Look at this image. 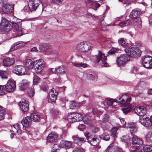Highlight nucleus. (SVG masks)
Masks as SVG:
<instances>
[{"mask_svg":"<svg viewBox=\"0 0 152 152\" xmlns=\"http://www.w3.org/2000/svg\"><path fill=\"white\" fill-rule=\"evenodd\" d=\"M84 134L88 142L93 146L98 145L101 139L105 141H108L110 139L109 134L106 133H103L100 136L91 134L88 132H85Z\"/></svg>","mask_w":152,"mask_h":152,"instance_id":"f257e3e1","label":"nucleus"},{"mask_svg":"<svg viewBox=\"0 0 152 152\" xmlns=\"http://www.w3.org/2000/svg\"><path fill=\"white\" fill-rule=\"evenodd\" d=\"M131 101L130 96L126 94L122 95L118 99V101L121 104L125 105L121 110L125 115L129 113L132 108V105L129 103Z\"/></svg>","mask_w":152,"mask_h":152,"instance_id":"f03ea898","label":"nucleus"},{"mask_svg":"<svg viewBox=\"0 0 152 152\" xmlns=\"http://www.w3.org/2000/svg\"><path fill=\"white\" fill-rule=\"evenodd\" d=\"M91 46L92 44L88 42L79 43L77 47L76 55L78 57H81L83 58L82 56L83 53L90 50Z\"/></svg>","mask_w":152,"mask_h":152,"instance_id":"7ed1b4c3","label":"nucleus"},{"mask_svg":"<svg viewBox=\"0 0 152 152\" xmlns=\"http://www.w3.org/2000/svg\"><path fill=\"white\" fill-rule=\"evenodd\" d=\"M125 51L127 55L132 57L136 58L140 56L141 51L139 48L136 47H132L126 48Z\"/></svg>","mask_w":152,"mask_h":152,"instance_id":"20e7f679","label":"nucleus"},{"mask_svg":"<svg viewBox=\"0 0 152 152\" xmlns=\"http://www.w3.org/2000/svg\"><path fill=\"white\" fill-rule=\"evenodd\" d=\"M95 57L96 61L102 67H106L108 66L106 61L107 56L102 51L99 50L98 54L96 55Z\"/></svg>","mask_w":152,"mask_h":152,"instance_id":"39448f33","label":"nucleus"},{"mask_svg":"<svg viewBox=\"0 0 152 152\" xmlns=\"http://www.w3.org/2000/svg\"><path fill=\"white\" fill-rule=\"evenodd\" d=\"M12 28L11 24L8 20L4 18H2L0 23V30L3 31L8 32Z\"/></svg>","mask_w":152,"mask_h":152,"instance_id":"423d86ee","label":"nucleus"},{"mask_svg":"<svg viewBox=\"0 0 152 152\" xmlns=\"http://www.w3.org/2000/svg\"><path fill=\"white\" fill-rule=\"evenodd\" d=\"M34 69L37 73H40L44 67V61L41 59L34 61Z\"/></svg>","mask_w":152,"mask_h":152,"instance_id":"0eeeda50","label":"nucleus"},{"mask_svg":"<svg viewBox=\"0 0 152 152\" xmlns=\"http://www.w3.org/2000/svg\"><path fill=\"white\" fill-rule=\"evenodd\" d=\"M142 64L145 68L151 69L152 68V57L146 56L142 59Z\"/></svg>","mask_w":152,"mask_h":152,"instance_id":"6e6552de","label":"nucleus"},{"mask_svg":"<svg viewBox=\"0 0 152 152\" xmlns=\"http://www.w3.org/2000/svg\"><path fill=\"white\" fill-rule=\"evenodd\" d=\"M15 82L12 79L9 80L5 85V91L8 92H13L16 88Z\"/></svg>","mask_w":152,"mask_h":152,"instance_id":"1a4fd4ad","label":"nucleus"},{"mask_svg":"<svg viewBox=\"0 0 152 152\" xmlns=\"http://www.w3.org/2000/svg\"><path fill=\"white\" fill-rule=\"evenodd\" d=\"M139 122L144 126L146 127H149L152 126V115L150 118L148 117L143 118H140Z\"/></svg>","mask_w":152,"mask_h":152,"instance_id":"9d476101","label":"nucleus"},{"mask_svg":"<svg viewBox=\"0 0 152 152\" xmlns=\"http://www.w3.org/2000/svg\"><path fill=\"white\" fill-rule=\"evenodd\" d=\"M40 3L39 0H30L28 4L30 11H32L36 10Z\"/></svg>","mask_w":152,"mask_h":152,"instance_id":"9b49d317","label":"nucleus"},{"mask_svg":"<svg viewBox=\"0 0 152 152\" xmlns=\"http://www.w3.org/2000/svg\"><path fill=\"white\" fill-rule=\"evenodd\" d=\"M20 108L24 114H26L29 108L28 102L25 99L20 102Z\"/></svg>","mask_w":152,"mask_h":152,"instance_id":"f8f14e48","label":"nucleus"},{"mask_svg":"<svg viewBox=\"0 0 152 152\" xmlns=\"http://www.w3.org/2000/svg\"><path fill=\"white\" fill-rule=\"evenodd\" d=\"M14 4L12 3H6L2 7V11L6 13H11L14 10Z\"/></svg>","mask_w":152,"mask_h":152,"instance_id":"ddd939ff","label":"nucleus"},{"mask_svg":"<svg viewBox=\"0 0 152 152\" xmlns=\"http://www.w3.org/2000/svg\"><path fill=\"white\" fill-rule=\"evenodd\" d=\"M134 113L137 115L141 116H143L145 115L146 110L143 106L135 107L134 109Z\"/></svg>","mask_w":152,"mask_h":152,"instance_id":"4468645a","label":"nucleus"},{"mask_svg":"<svg viewBox=\"0 0 152 152\" xmlns=\"http://www.w3.org/2000/svg\"><path fill=\"white\" fill-rule=\"evenodd\" d=\"M58 94L57 91H56L53 88L51 89L49 94L48 101L49 102H55L57 96Z\"/></svg>","mask_w":152,"mask_h":152,"instance_id":"2eb2a0df","label":"nucleus"},{"mask_svg":"<svg viewBox=\"0 0 152 152\" xmlns=\"http://www.w3.org/2000/svg\"><path fill=\"white\" fill-rule=\"evenodd\" d=\"M53 69H54L53 68L51 69L52 71L54 73L58 75H64L66 72V68L63 65L56 67L54 71H53Z\"/></svg>","mask_w":152,"mask_h":152,"instance_id":"dca6fc26","label":"nucleus"},{"mask_svg":"<svg viewBox=\"0 0 152 152\" xmlns=\"http://www.w3.org/2000/svg\"><path fill=\"white\" fill-rule=\"evenodd\" d=\"M128 56L126 54L121 55L117 58V62L118 65L120 66L125 64V63L128 60Z\"/></svg>","mask_w":152,"mask_h":152,"instance_id":"f3484780","label":"nucleus"},{"mask_svg":"<svg viewBox=\"0 0 152 152\" xmlns=\"http://www.w3.org/2000/svg\"><path fill=\"white\" fill-rule=\"evenodd\" d=\"M132 143L133 146L137 147L142 145L143 142L141 139L136 136L134 135L132 138Z\"/></svg>","mask_w":152,"mask_h":152,"instance_id":"a211bd4d","label":"nucleus"},{"mask_svg":"<svg viewBox=\"0 0 152 152\" xmlns=\"http://www.w3.org/2000/svg\"><path fill=\"white\" fill-rule=\"evenodd\" d=\"M59 147L67 149L71 148L72 144L71 142L65 140H61L59 145Z\"/></svg>","mask_w":152,"mask_h":152,"instance_id":"6ab92c4d","label":"nucleus"},{"mask_svg":"<svg viewBox=\"0 0 152 152\" xmlns=\"http://www.w3.org/2000/svg\"><path fill=\"white\" fill-rule=\"evenodd\" d=\"M141 14V11L138 9H135L133 10L130 13L129 17L133 20L137 19Z\"/></svg>","mask_w":152,"mask_h":152,"instance_id":"aec40b11","label":"nucleus"},{"mask_svg":"<svg viewBox=\"0 0 152 152\" xmlns=\"http://www.w3.org/2000/svg\"><path fill=\"white\" fill-rule=\"evenodd\" d=\"M30 82L26 80H23L20 83V89L25 91L29 86Z\"/></svg>","mask_w":152,"mask_h":152,"instance_id":"412c9836","label":"nucleus"},{"mask_svg":"<svg viewBox=\"0 0 152 152\" xmlns=\"http://www.w3.org/2000/svg\"><path fill=\"white\" fill-rule=\"evenodd\" d=\"M31 120L30 118L27 116L23 118L21 123L23 126L27 128L29 127L31 125Z\"/></svg>","mask_w":152,"mask_h":152,"instance_id":"4be33fe9","label":"nucleus"},{"mask_svg":"<svg viewBox=\"0 0 152 152\" xmlns=\"http://www.w3.org/2000/svg\"><path fill=\"white\" fill-rule=\"evenodd\" d=\"M15 62L13 58L7 57L5 58L3 60V65L4 66H9L13 65Z\"/></svg>","mask_w":152,"mask_h":152,"instance_id":"5701e85b","label":"nucleus"},{"mask_svg":"<svg viewBox=\"0 0 152 152\" xmlns=\"http://www.w3.org/2000/svg\"><path fill=\"white\" fill-rule=\"evenodd\" d=\"M117 100L114 99L110 98H107L105 99H103L102 102V104H103L105 106H111L113 103L114 102H117Z\"/></svg>","mask_w":152,"mask_h":152,"instance_id":"b1692460","label":"nucleus"},{"mask_svg":"<svg viewBox=\"0 0 152 152\" xmlns=\"http://www.w3.org/2000/svg\"><path fill=\"white\" fill-rule=\"evenodd\" d=\"M58 137L57 134L55 132H51L50 134L47 137L48 142H52L55 141Z\"/></svg>","mask_w":152,"mask_h":152,"instance_id":"393cba45","label":"nucleus"},{"mask_svg":"<svg viewBox=\"0 0 152 152\" xmlns=\"http://www.w3.org/2000/svg\"><path fill=\"white\" fill-rule=\"evenodd\" d=\"M72 138L75 143L79 145H81L83 143L85 142L84 138L80 137L77 136H73Z\"/></svg>","mask_w":152,"mask_h":152,"instance_id":"a878e982","label":"nucleus"},{"mask_svg":"<svg viewBox=\"0 0 152 152\" xmlns=\"http://www.w3.org/2000/svg\"><path fill=\"white\" fill-rule=\"evenodd\" d=\"M31 120L33 121H39L41 119L40 115L37 113H33L31 114L30 117Z\"/></svg>","mask_w":152,"mask_h":152,"instance_id":"bb28decb","label":"nucleus"},{"mask_svg":"<svg viewBox=\"0 0 152 152\" xmlns=\"http://www.w3.org/2000/svg\"><path fill=\"white\" fill-rule=\"evenodd\" d=\"M128 125L127 127L130 129V131L132 134V133L137 132V128L135 124L131 123L128 124Z\"/></svg>","mask_w":152,"mask_h":152,"instance_id":"cd10ccee","label":"nucleus"},{"mask_svg":"<svg viewBox=\"0 0 152 152\" xmlns=\"http://www.w3.org/2000/svg\"><path fill=\"white\" fill-rule=\"evenodd\" d=\"M24 63L25 64L28 69H31L34 68V61L30 59H27L25 60Z\"/></svg>","mask_w":152,"mask_h":152,"instance_id":"c85d7f7f","label":"nucleus"},{"mask_svg":"<svg viewBox=\"0 0 152 152\" xmlns=\"http://www.w3.org/2000/svg\"><path fill=\"white\" fill-rule=\"evenodd\" d=\"M133 22L134 26L137 28H139L141 26L142 22L140 18H138L137 19L132 20Z\"/></svg>","mask_w":152,"mask_h":152,"instance_id":"c756f323","label":"nucleus"},{"mask_svg":"<svg viewBox=\"0 0 152 152\" xmlns=\"http://www.w3.org/2000/svg\"><path fill=\"white\" fill-rule=\"evenodd\" d=\"M67 118L68 121L70 123H73L76 122L74 117V113L69 114L67 116Z\"/></svg>","mask_w":152,"mask_h":152,"instance_id":"7c9ffc66","label":"nucleus"},{"mask_svg":"<svg viewBox=\"0 0 152 152\" xmlns=\"http://www.w3.org/2000/svg\"><path fill=\"white\" fill-rule=\"evenodd\" d=\"M118 43L124 47H126L128 44L127 40L124 38H121L118 39Z\"/></svg>","mask_w":152,"mask_h":152,"instance_id":"2f4dec72","label":"nucleus"},{"mask_svg":"<svg viewBox=\"0 0 152 152\" xmlns=\"http://www.w3.org/2000/svg\"><path fill=\"white\" fill-rule=\"evenodd\" d=\"M87 77L88 79L94 81L97 80V76L94 73L92 74L88 73L87 74Z\"/></svg>","mask_w":152,"mask_h":152,"instance_id":"473e14b6","label":"nucleus"},{"mask_svg":"<svg viewBox=\"0 0 152 152\" xmlns=\"http://www.w3.org/2000/svg\"><path fill=\"white\" fill-rule=\"evenodd\" d=\"M145 138L147 141L152 143V132H148L145 136Z\"/></svg>","mask_w":152,"mask_h":152,"instance_id":"72a5a7b5","label":"nucleus"},{"mask_svg":"<svg viewBox=\"0 0 152 152\" xmlns=\"http://www.w3.org/2000/svg\"><path fill=\"white\" fill-rule=\"evenodd\" d=\"M74 117L76 122L82 121L83 119V117L82 115L77 113H74Z\"/></svg>","mask_w":152,"mask_h":152,"instance_id":"f704fd0d","label":"nucleus"},{"mask_svg":"<svg viewBox=\"0 0 152 152\" xmlns=\"http://www.w3.org/2000/svg\"><path fill=\"white\" fill-rule=\"evenodd\" d=\"M143 149L145 152H152V146L147 145L143 147Z\"/></svg>","mask_w":152,"mask_h":152,"instance_id":"c9c22d12","label":"nucleus"},{"mask_svg":"<svg viewBox=\"0 0 152 152\" xmlns=\"http://www.w3.org/2000/svg\"><path fill=\"white\" fill-rule=\"evenodd\" d=\"M72 64L76 67H82L84 68L87 67L88 65L85 63H79L76 62L72 63Z\"/></svg>","mask_w":152,"mask_h":152,"instance_id":"e433bc0d","label":"nucleus"},{"mask_svg":"<svg viewBox=\"0 0 152 152\" xmlns=\"http://www.w3.org/2000/svg\"><path fill=\"white\" fill-rule=\"evenodd\" d=\"M34 90V86L32 85L31 87L30 91H28V95L31 98L33 97L35 94V92Z\"/></svg>","mask_w":152,"mask_h":152,"instance_id":"4c0bfd02","label":"nucleus"},{"mask_svg":"<svg viewBox=\"0 0 152 152\" xmlns=\"http://www.w3.org/2000/svg\"><path fill=\"white\" fill-rule=\"evenodd\" d=\"M86 5L87 7L92 8L94 7L93 0H86Z\"/></svg>","mask_w":152,"mask_h":152,"instance_id":"58836bf2","label":"nucleus"},{"mask_svg":"<svg viewBox=\"0 0 152 152\" xmlns=\"http://www.w3.org/2000/svg\"><path fill=\"white\" fill-rule=\"evenodd\" d=\"M26 68L23 66H20V75H25L26 73Z\"/></svg>","mask_w":152,"mask_h":152,"instance_id":"ea45409f","label":"nucleus"},{"mask_svg":"<svg viewBox=\"0 0 152 152\" xmlns=\"http://www.w3.org/2000/svg\"><path fill=\"white\" fill-rule=\"evenodd\" d=\"M114 149L113 143H112L110 144L106 149V152H113Z\"/></svg>","mask_w":152,"mask_h":152,"instance_id":"a19ab883","label":"nucleus"},{"mask_svg":"<svg viewBox=\"0 0 152 152\" xmlns=\"http://www.w3.org/2000/svg\"><path fill=\"white\" fill-rule=\"evenodd\" d=\"M49 46L46 45H39V49L41 51L46 50L49 48Z\"/></svg>","mask_w":152,"mask_h":152,"instance_id":"79ce46f5","label":"nucleus"},{"mask_svg":"<svg viewBox=\"0 0 152 152\" xmlns=\"http://www.w3.org/2000/svg\"><path fill=\"white\" fill-rule=\"evenodd\" d=\"M19 47V42H17L15 43L11 47L10 50L12 51L13 50L17 49Z\"/></svg>","mask_w":152,"mask_h":152,"instance_id":"37998d69","label":"nucleus"},{"mask_svg":"<svg viewBox=\"0 0 152 152\" xmlns=\"http://www.w3.org/2000/svg\"><path fill=\"white\" fill-rule=\"evenodd\" d=\"M0 76L2 78H7V72L3 70H0Z\"/></svg>","mask_w":152,"mask_h":152,"instance_id":"c03bdc74","label":"nucleus"},{"mask_svg":"<svg viewBox=\"0 0 152 152\" xmlns=\"http://www.w3.org/2000/svg\"><path fill=\"white\" fill-rule=\"evenodd\" d=\"M12 23L14 30L16 31L17 32H18V31L19 30V26L18 25L16 22H12ZM19 36L18 34L17 37H18Z\"/></svg>","mask_w":152,"mask_h":152,"instance_id":"a18cd8bd","label":"nucleus"},{"mask_svg":"<svg viewBox=\"0 0 152 152\" xmlns=\"http://www.w3.org/2000/svg\"><path fill=\"white\" fill-rule=\"evenodd\" d=\"M69 107L71 109H74L75 108L77 107L78 106L77 104L74 101H71L70 102Z\"/></svg>","mask_w":152,"mask_h":152,"instance_id":"49530a36","label":"nucleus"},{"mask_svg":"<svg viewBox=\"0 0 152 152\" xmlns=\"http://www.w3.org/2000/svg\"><path fill=\"white\" fill-rule=\"evenodd\" d=\"M4 109L0 106V121L4 119Z\"/></svg>","mask_w":152,"mask_h":152,"instance_id":"de8ad7c7","label":"nucleus"},{"mask_svg":"<svg viewBox=\"0 0 152 152\" xmlns=\"http://www.w3.org/2000/svg\"><path fill=\"white\" fill-rule=\"evenodd\" d=\"M132 20L133 19L131 20L133 21ZM131 20H127L125 21H123L121 22H120L119 23L120 26H123L128 25L130 24L131 22H132V21H131Z\"/></svg>","mask_w":152,"mask_h":152,"instance_id":"09e8293b","label":"nucleus"},{"mask_svg":"<svg viewBox=\"0 0 152 152\" xmlns=\"http://www.w3.org/2000/svg\"><path fill=\"white\" fill-rule=\"evenodd\" d=\"M83 122L86 124H88L90 122L91 119L90 117L88 116H85L82 119Z\"/></svg>","mask_w":152,"mask_h":152,"instance_id":"8fccbe9b","label":"nucleus"},{"mask_svg":"<svg viewBox=\"0 0 152 152\" xmlns=\"http://www.w3.org/2000/svg\"><path fill=\"white\" fill-rule=\"evenodd\" d=\"M130 139V137L128 135L123 136L121 138V141L125 143H127Z\"/></svg>","mask_w":152,"mask_h":152,"instance_id":"3c124183","label":"nucleus"},{"mask_svg":"<svg viewBox=\"0 0 152 152\" xmlns=\"http://www.w3.org/2000/svg\"><path fill=\"white\" fill-rule=\"evenodd\" d=\"M19 66L18 65L15 66L13 67L12 72L13 73L19 75Z\"/></svg>","mask_w":152,"mask_h":152,"instance_id":"603ef678","label":"nucleus"},{"mask_svg":"<svg viewBox=\"0 0 152 152\" xmlns=\"http://www.w3.org/2000/svg\"><path fill=\"white\" fill-rule=\"evenodd\" d=\"M40 79L39 77L35 75L33 78V85L37 84L39 82Z\"/></svg>","mask_w":152,"mask_h":152,"instance_id":"864d4df0","label":"nucleus"},{"mask_svg":"<svg viewBox=\"0 0 152 152\" xmlns=\"http://www.w3.org/2000/svg\"><path fill=\"white\" fill-rule=\"evenodd\" d=\"M118 129V128L117 127H115L112 128L111 131L112 135H113L114 137L116 136V132Z\"/></svg>","mask_w":152,"mask_h":152,"instance_id":"5fc2aeb1","label":"nucleus"},{"mask_svg":"<svg viewBox=\"0 0 152 152\" xmlns=\"http://www.w3.org/2000/svg\"><path fill=\"white\" fill-rule=\"evenodd\" d=\"M59 146L57 144H54L52 146L53 150L52 152H56V151L58 149Z\"/></svg>","mask_w":152,"mask_h":152,"instance_id":"6e6d98bb","label":"nucleus"},{"mask_svg":"<svg viewBox=\"0 0 152 152\" xmlns=\"http://www.w3.org/2000/svg\"><path fill=\"white\" fill-rule=\"evenodd\" d=\"M92 113L95 115H98V114H100V112L97 110V109L96 108H94L92 109Z\"/></svg>","mask_w":152,"mask_h":152,"instance_id":"4d7b16f0","label":"nucleus"},{"mask_svg":"<svg viewBox=\"0 0 152 152\" xmlns=\"http://www.w3.org/2000/svg\"><path fill=\"white\" fill-rule=\"evenodd\" d=\"M48 88V86L46 84L42 85L41 87V89L44 91H47Z\"/></svg>","mask_w":152,"mask_h":152,"instance_id":"13d9d810","label":"nucleus"},{"mask_svg":"<svg viewBox=\"0 0 152 152\" xmlns=\"http://www.w3.org/2000/svg\"><path fill=\"white\" fill-rule=\"evenodd\" d=\"M104 18H103L100 20V23L101 25L104 26H108V25L107 24L104 20Z\"/></svg>","mask_w":152,"mask_h":152,"instance_id":"bf43d9fd","label":"nucleus"},{"mask_svg":"<svg viewBox=\"0 0 152 152\" xmlns=\"http://www.w3.org/2000/svg\"><path fill=\"white\" fill-rule=\"evenodd\" d=\"M132 152H143V151L140 147H137L135 149L133 150Z\"/></svg>","mask_w":152,"mask_h":152,"instance_id":"052dcab7","label":"nucleus"},{"mask_svg":"<svg viewBox=\"0 0 152 152\" xmlns=\"http://www.w3.org/2000/svg\"><path fill=\"white\" fill-rule=\"evenodd\" d=\"M109 120L108 115L107 114H104L103 115V120L104 122H107Z\"/></svg>","mask_w":152,"mask_h":152,"instance_id":"680f3d73","label":"nucleus"},{"mask_svg":"<svg viewBox=\"0 0 152 152\" xmlns=\"http://www.w3.org/2000/svg\"><path fill=\"white\" fill-rule=\"evenodd\" d=\"M120 1L123 2L124 4H126L127 5L130 4L132 2L131 0H127L123 1L120 0Z\"/></svg>","mask_w":152,"mask_h":152,"instance_id":"e2e57ef3","label":"nucleus"},{"mask_svg":"<svg viewBox=\"0 0 152 152\" xmlns=\"http://www.w3.org/2000/svg\"><path fill=\"white\" fill-rule=\"evenodd\" d=\"M120 120L121 123V124L120 125L121 126H123L126 125V122L125 121L124 118H120Z\"/></svg>","mask_w":152,"mask_h":152,"instance_id":"0e129e2a","label":"nucleus"},{"mask_svg":"<svg viewBox=\"0 0 152 152\" xmlns=\"http://www.w3.org/2000/svg\"><path fill=\"white\" fill-rule=\"evenodd\" d=\"M12 129L13 131H16L17 132H18V125H14L13 127H12Z\"/></svg>","mask_w":152,"mask_h":152,"instance_id":"69168bd1","label":"nucleus"},{"mask_svg":"<svg viewBox=\"0 0 152 152\" xmlns=\"http://www.w3.org/2000/svg\"><path fill=\"white\" fill-rule=\"evenodd\" d=\"M72 152H83L82 150L80 148H76L74 149Z\"/></svg>","mask_w":152,"mask_h":152,"instance_id":"338daca9","label":"nucleus"},{"mask_svg":"<svg viewBox=\"0 0 152 152\" xmlns=\"http://www.w3.org/2000/svg\"><path fill=\"white\" fill-rule=\"evenodd\" d=\"M117 51L116 49L115 48H113L111 49L108 52V53L110 54H113L114 53Z\"/></svg>","mask_w":152,"mask_h":152,"instance_id":"774afa93","label":"nucleus"}]
</instances>
